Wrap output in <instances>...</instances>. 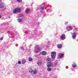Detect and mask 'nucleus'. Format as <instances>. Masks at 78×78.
<instances>
[{"label":"nucleus","mask_w":78,"mask_h":78,"mask_svg":"<svg viewBox=\"0 0 78 78\" xmlns=\"http://www.w3.org/2000/svg\"><path fill=\"white\" fill-rule=\"evenodd\" d=\"M20 11H21V8L17 7L13 10V12L14 14H17V13L20 12Z\"/></svg>","instance_id":"obj_1"},{"label":"nucleus","mask_w":78,"mask_h":78,"mask_svg":"<svg viewBox=\"0 0 78 78\" xmlns=\"http://www.w3.org/2000/svg\"><path fill=\"white\" fill-rule=\"evenodd\" d=\"M56 55V53L55 51L51 52V57L52 59H54L55 58Z\"/></svg>","instance_id":"obj_2"},{"label":"nucleus","mask_w":78,"mask_h":78,"mask_svg":"<svg viewBox=\"0 0 78 78\" xmlns=\"http://www.w3.org/2000/svg\"><path fill=\"white\" fill-rule=\"evenodd\" d=\"M67 28V31H70L73 29V27L71 26H68Z\"/></svg>","instance_id":"obj_3"},{"label":"nucleus","mask_w":78,"mask_h":78,"mask_svg":"<svg viewBox=\"0 0 78 78\" xmlns=\"http://www.w3.org/2000/svg\"><path fill=\"white\" fill-rule=\"evenodd\" d=\"M58 56L59 58H63L64 56V54L63 53H61L58 55Z\"/></svg>","instance_id":"obj_4"},{"label":"nucleus","mask_w":78,"mask_h":78,"mask_svg":"<svg viewBox=\"0 0 78 78\" xmlns=\"http://www.w3.org/2000/svg\"><path fill=\"white\" fill-rule=\"evenodd\" d=\"M51 65H52V63H51V62H49L47 63V66L48 67H50L51 66Z\"/></svg>","instance_id":"obj_5"},{"label":"nucleus","mask_w":78,"mask_h":78,"mask_svg":"<svg viewBox=\"0 0 78 78\" xmlns=\"http://www.w3.org/2000/svg\"><path fill=\"white\" fill-rule=\"evenodd\" d=\"M61 38L62 40H64L65 39H66V35L64 34H63L61 36Z\"/></svg>","instance_id":"obj_6"},{"label":"nucleus","mask_w":78,"mask_h":78,"mask_svg":"<svg viewBox=\"0 0 78 78\" xmlns=\"http://www.w3.org/2000/svg\"><path fill=\"white\" fill-rule=\"evenodd\" d=\"M76 34L73 33V35L72 36V38H73V39H75V38L76 37Z\"/></svg>","instance_id":"obj_7"},{"label":"nucleus","mask_w":78,"mask_h":78,"mask_svg":"<svg viewBox=\"0 0 78 78\" xmlns=\"http://www.w3.org/2000/svg\"><path fill=\"white\" fill-rule=\"evenodd\" d=\"M47 52L45 51H43L41 52V55H45Z\"/></svg>","instance_id":"obj_8"},{"label":"nucleus","mask_w":78,"mask_h":78,"mask_svg":"<svg viewBox=\"0 0 78 78\" xmlns=\"http://www.w3.org/2000/svg\"><path fill=\"white\" fill-rule=\"evenodd\" d=\"M4 7V5L3 3H1L0 4V8H3Z\"/></svg>","instance_id":"obj_9"},{"label":"nucleus","mask_w":78,"mask_h":78,"mask_svg":"<svg viewBox=\"0 0 78 78\" xmlns=\"http://www.w3.org/2000/svg\"><path fill=\"white\" fill-rule=\"evenodd\" d=\"M33 73L34 75H36V73H37V71L36 70V69H35V70H34Z\"/></svg>","instance_id":"obj_10"},{"label":"nucleus","mask_w":78,"mask_h":78,"mask_svg":"<svg viewBox=\"0 0 78 78\" xmlns=\"http://www.w3.org/2000/svg\"><path fill=\"white\" fill-rule=\"evenodd\" d=\"M57 47L59 48H60L62 47V45L61 44H58Z\"/></svg>","instance_id":"obj_11"},{"label":"nucleus","mask_w":78,"mask_h":78,"mask_svg":"<svg viewBox=\"0 0 78 78\" xmlns=\"http://www.w3.org/2000/svg\"><path fill=\"white\" fill-rule=\"evenodd\" d=\"M72 66L73 67H76V63H74L73 64Z\"/></svg>","instance_id":"obj_12"},{"label":"nucleus","mask_w":78,"mask_h":78,"mask_svg":"<svg viewBox=\"0 0 78 78\" xmlns=\"http://www.w3.org/2000/svg\"><path fill=\"white\" fill-rule=\"evenodd\" d=\"M51 70V68L50 67H48L47 69V70L48 71V72H50Z\"/></svg>","instance_id":"obj_13"},{"label":"nucleus","mask_w":78,"mask_h":78,"mask_svg":"<svg viewBox=\"0 0 78 78\" xmlns=\"http://www.w3.org/2000/svg\"><path fill=\"white\" fill-rule=\"evenodd\" d=\"M30 12V9H28L26 10V13H29V12Z\"/></svg>","instance_id":"obj_14"},{"label":"nucleus","mask_w":78,"mask_h":78,"mask_svg":"<svg viewBox=\"0 0 78 78\" xmlns=\"http://www.w3.org/2000/svg\"><path fill=\"white\" fill-rule=\"evenodd\" d=\"M29 72L30 73H33V69H30Z\"/></svg>","instance_id":"obj_15"},{"label":"nucleus","mask_w":78,"mask_h":78,"mask_svg":"<svg viewBox=\"0 0 78 78\" xmlns=\"http://www.w3.org/2000/svg\"><path fill=\"white\" fill-rule=\"evenodd\" d=\"M45 8V7L44 6H43L42 8H40V11H41V10H44V8Z\"/></svg>","instance_id":"obj_16"},{"label":"nucleus","mask_w":78,"mask_h":78,"mask_svg":"<svg viewBox=\"0 0 78 78\" xmlns=\"http://www.w3.org/2000/svg\"><path fill=\"white\" fill-rule=\"evenodd\" d=\"M26 60L25 59H23L22 61V64H25V62Z\"/></svg>","instance_id":"obj_17"},{"label":"nucleus","mask_w":78,"mask_h":78,"mask_svg":"<svg viewBox=\"0 0 78 78\" xmlns=\"http://www.w3.org/2000/svg\"><path fill=\"white\" fill-rule=\"evenodd\" d=\"M47 61H51V58H48L47 59Z\"/></svg>","instance_id":"obj_18"},{"label":"nucleus","mask_w":78,"mask_h":78,"mask_svg":"<svg viewBox=\"0 0 78 78\" xmlns=\"http://www.w3.org/2000/svg\"><path fill=\"white\" fill-rule=\"evenodd\" d=\"M18 22H22V19H18Z\"/></svg>","instance_id":"obj_19"},{"label":"nucleus","mask_w":78,"mask_h":78,"mask_svg":"<svg viewBox=\"0 0 78 78\" xmlns=\"http://www.w3.org/2000/svg\"><path fill=\"white\" fill-rule=\"evenodd\" d=\"M29 61H33V59L30 57L29 58Z\"/></svg>","instance_id":"obj_20"},{"label":"nucleus","mask_w":78,"mask_h":78,"mask_svg":"<svg viewBox=\"0 0 78 78\" xmlns=\"http://www.w3.org/2000/svg\"><path fill=\"white\" fill-rule=\"evenodd\" d=\"M17 2L18 3H21L22 0H17Z\"/></svg>","instance_id":"obj_21"},{"label":"nucleus","mask_w":78,"mask_h":78,"mask_svg":"<svg viewBox=\"0 0 78 78\" xmlns=\"http://www.w3.org/2000/svg\"><path fill=\"white\" fill-rule=\"evenodd\" d=\"M18 63L19 64H21V62H20V61H18Z\"/></svg>","instance_id":"obj_22"},{"label":"nucleus","mask_w":78,"mask_h":78,"mask_svg":"<svg viewBox=\"0 0 78 78\" xmlns=\"http://www.w3.org/2000/svg\"><path fill=\"white\" fill-rule=\"evenodd\" d=\"M37 50L38 51H40V48H37Z\"/></svg>","instance_id":"obj_23"},{"label":"nucleus","mask_w":78,"mask_h":78,"mask_svg":"<svg viewBox=\"0 0 78 78\" xmlns=\"http://www.w3.org/2000/svg\"><path fill=\"white\" fill-rule=\"evenodd\" d=\"M20 17H22V18H23V17H24V16H23V15H21Z\"/></svg>","instance_id":"obj_24"},{"label":"nucleus","mask_w":78,"mask_h":78,"mask_svg":"<svg viewBox=\"0 0 78 78\" xmlns=\"http://www.w3.org/2000/svg\"><path fill=\"white\" fill-rule=\"evenodd\" d=\"M38 52H39V51H35V53H38Z\"/></svg>","instance_id":"obj_25"},{"label":"nucleus","mask_w":78,"mask_h":78,"mask_svg":"<svg viewBox=\"0 0 78 78\" xmlns=\"http://www.w3.org/2000/svg\"><path fill=\"white\" fill-rule=\"evenodd\" d=\"M0 40L1 41H2V40H3V37L1 38H0Z\"/></svg>","instance_id":"obj_26"},{"label":"nucleus","mask_w":78,"mask_h":78,"mask_svg":"<svg viewBox=\"0 0 78 78\" xmlns=\"http://www.w3.org/2000/svg\"><path fill=\"white\" fill-rule=\"evenodd\" d=\"M40 12H44V11L41 10V11H40Z\"/></svg>","instance_id":"obj_27"},{"label":"nucleus","mask_w":78,"mask_h":78,"mask_svg":"<svg viewBox=\"0 0 78 78\" xmlns=\"http://www.w3.org/2000/svg\"><path fill=\"white\" fill-rule=\"evenodd\" d=\"M2 18V16L0 15V19H1Z\"/></svg>","instance_id":"obj_28"},{"label":"nucleus","mask_w":78,"mask_h":78,"mask_svg":"<svg viewBox=\"0 0 78 78\" xmlns=\"http://www.w3.org/2000/svg\"><path fill=\"white\" fill-rule=\"evenodd\" d=\"M2 1V0H0V2H1Z\"/></svg>","instance_id":"obj_29"}]
</instances>
